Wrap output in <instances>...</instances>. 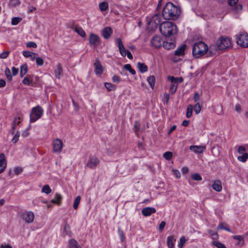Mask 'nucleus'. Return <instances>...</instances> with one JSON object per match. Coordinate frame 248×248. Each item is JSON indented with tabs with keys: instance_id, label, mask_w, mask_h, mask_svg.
<instances>
[{
	"instance_id": "nucleus-16",
	"label": "nucleus",
	"mask_w": 248,
	"mask_h": 248,
	"mask_svg": "<svg viewBox=\"0 0 248 248\" xmlns=\"http://www.w3.org/2000/svg\"><path fill=\"white\" fill-rule=\"evenodd\" d=\"M156 212V209L154 207H145L142 209L141 213L144 216L147 217L150 216L152 214Z\"/></svg>"
},
{
	"instance_id": "nucleus-35",
	"label": "nucleus",
	"mask_w": 248,
	"mask_h": 248,
	"mask_svg": "<svg viewBox=\"0 0 248 248\" xmlns=\"http://www.w3.org/2000/svg\"><path fill=\"white\" fill-rule=\"evenodd\" d=\"M51 191V189L48 185H45L42 189V192L45 193L46 194L50 193Z\"/></svg>"
},
{
	"instance_id": "nucleus-15",
	"label": "nucleus",
	"mask_w": 248,
	"mask_h": 248,
	"mask_svg": "<svg viewBox=\"0 0 248 248\" xmlns=\"http://www.w3.org/2000/svg\"><path fill=\"white\" fill-rule=\"evenodd\" d=\"M151 43L152 46L156 48L160 47L162 46V40L160 37L157 36L153 37Z\"/></svg>"
},
{
	"instance_id": "nucleus-64",
	"label": "nucleus",
	"mask_w": 248,
	"mask_h": 248,
	"mask_svg": "<svg viewBox=\"0 0 248 248\" xmlns=\"http://www.w3.org/2000/svg\"><path fill=\"white\" fill-rule=\"evenodd\" d=\"M37 54L35 53H34V52H32L31 54L30 55V56H29V57L30 58V59L31 60H34L36 59V56H37Z\"/></svg>"
},
{
	"instance_id": "nucleus-12",
	"label": "nucleus",
	"mask_w": 248,
	"mask_h": 248,
	"mask_svg": "<svg viewBox=\"0 0 248 248\" xmlns=\"http://www.w3.org/2000/svg\"><path fill=\"white\" fill-rule=\"evenodd\" d=\"M94 66L95 67L94 72L96 75H101L103 72V68L98 58L96 59L94 63Z\"/></svg>"
},
{
	"instance_id": "nucleus-50",
	"label": "nucleus",
	"mask_w": 248,
	"mask_h": 248,
	"mask_svg": "<svg viewBox=\"0 0 248 248\" xmlns=\"http://www.w3.org/2000/svg\"><path fill=\"white\" fill-rule=\"evenodd\" d=\"M191 178L192 179L196 181H201L202 179V177L197 173L193 174L191 175Z\"/></svg>"
},
{
	"instance_id": "nucleus-6",
	"label": "nucleus",
	"mask_w": 248,
	"mask_h": 248,
	"mask_svg": "<svg viewBox=\"0 0 248 248\" xmlns=\"http://www.w3.org/2000/svg\"><path fill=\"white\" fill-rule=\"evenodd\" d=\"M236 42L238 45L244 47H248V34L242 33L236 37Z\"/></svg>"
},
{
	"instance_id": "nucleus-26",
	"label": "nucleus",
	"mask_w": 248,
	"mask_h": 248,
	"mask_svg": "<svg viewBox=\"0 0 248 248\" xmlns=\"http://www.w3.org/2000/svg\"><path fill=\"white\" fill-rule=\"evenodd\" d=\"M69 247L70 248H81L78 242L74 239H72L69 240Z\"/></svg>"
},
{
	"instance_id": "nucleus-30",
	"label": "nucleus",
	"mask_w": 248,
	"mask_h": 248,
	"mask_svg": "<svg viewBox=\"0 0 248 248\" xmlns=\"http://www.w3.org/2000/svg\"><path fill=\"white\" fill-rule=\"evenodd\" d=\"M28 71V66L26 64H23L20 66V75L23 77Z\"/></svg>"
},
{
	"instance_id": "nucleus-43",
	"label": "nucleus",
	"mask_w": 248,
	"mask_h": 248,
	"mask_svg": "<svg viewBox=\"0 0 248 248\" xmlns=\"http://www.w3.org/2000/svg\"><path fill=\"white\" fill-rule=\"evenodd\" d=\"M212 244L217 248H226L223 244L218 241H213Z\"/></svg>"
},
{
	"instance_id": "nucleus-25",
	"label": "nucleus",
	"mask_w": 248,
	"mask_h": 248,
	"mask_svg": "<svg viewBox=\"0 0 248 248\" xmlns=\"http://www.w3.org/2000/svg\"><path fill=\"white\" fill-rule=\"evenodd\" d=\"M62 199V196L58 193H56L55 195L54 199H52L51 201V202L59 205H60V204L61 203Z\"/></svg>"
},
{
	"instance_id": "nucleus-4",
	"label": "nucleus",
	"mask_w": 248,
	"mask_h": 248,
	"mask_svg": "<svg viewBox=\"0 0 248 248\" xmlns=\"http://www.w3.org/2000/svg\"><path fill=\"white\" fill-rule=\"evenodd\" d=\"M159 30L162 34L169 37L177 32V27L170 21H165L160 24Z\"/></svg>"
},
{
	"instance_id": "nucleus-60",
	"label": "nucleus",
	"mask_w": 248,
	"mask_h": 248,
	"mask_svg": "<svg viewBox=\"0 0 248 248\" xmlns=\"http://www.w3.org/2000/svg\"><path fill=\"white\" fill-rule=\"evenodd\" d=\"M22 170H23L22 168L18 167H16L14 169V172L16 175L19 174L20 173H21L22 171Z\"/></svg>"
},
{
	"instance_id": "nucleus-28",
	"label": "nucleus",
	"mask_w": 248,
	"mask_h": 248,
	"mask_svg": "<svg viewBox=\"0 0 248 248\" xmlns=\"http://www.w3.org/2000/svg\"><path fill=\"white\" fill-rule=\"evenodd\" d=\"M168 79L170 82H175L178 84V83H181L183 81V78L182 77L179 78H175L174 77H168Z\"/></svg>"
},
{
	"instance_id": "nucleus-14",
	"label": "nucleus",
	"mask_w": 248,
	"mask_h": 248,
	"mask_svg": "<svg viewBox=\"0 0 248 248\" xmlns=\"http://www.w3.org/2000/svg\"><path fill=\"white\" fill-rule=\"evenodd\" d=\"M175 46V43L174 39H167L163 42V47L167 49L173 48Z\"/></svg>"
},
{
	"instance_id": "nucleus-24",
	"label": "nucleus",
	"mask_w": 248,
	"mask_h": 248,
	"mask_svg": "<svg viewBox=\"0 0 248 248\" xmlns=\"http://www.w3.org/2000/svg\"><path fill=\"white\" fill-rule=\"evenodd\" d=\"M176 241L175 236L171 235L169 236L167 238V245L169 248H173L174 247V243Z\"/></svg>"
},
{
	"instance_id": "nucleus-53",
	"label": "nucleus",
	"mask_w": 248,
	"mask_h": 248,
	"mask_svg": "<svg viewBox=\"0 0 248 248\" xmlns=\"http://www.w3.org/2000/svg\"><path fill=\"white\" fill-rule=\"evenodd\" d=\"M26 46L28 47H33V48L37 47V45L34 42H28L26 44Z\"/></svg>"
},
{
	"instance_id": "nucleus-33",
	"label": "nucleus",
	"mask_w": 248,
	"mask_h": 248,
	"mask_svg": "<svg viewBox=\"0 0 248 248\" xmlns=\"http://www.w3.org/2000/svg\"><path fill=\"white\" fill-rule=\"evenodd\" d=\"M124 68L129 71V72L133 75H135L136 74V71H135L134 69H133L132 67H131V66L130 64H126L124 65Z\"/></svg>"
},
{
	"instance_id": "nucleus-48",
	"label": "nucleus",
	"mask_w": 248,
	"mask_h": 248,
	"mask_svg": "<svg viewBox=\"0 0 248 248\" xmlns=\"http://www.w3.org/2000/svg\"><path fill=\"white\" fill-rule=\"evenodd\" d=\"M172 156V153L171 152H166L163 154V157L168 160H170Z\"/></svg>"
},
{
	"instance_id": "nucleus-55",
	"label": "nucleus",
	"mask_w": 248,
	"mask_h": 248,
	"mask_svg": "<svg viewBox=\"0 0 248 248\" xmlns=\"http://www.w3.org/2000/svg\"><path fill=\"white\" fill-rule=\"evenodd\" d=\"M208 233L212 236L213 239H216L217 237V232L213 231L212 230H209L208 231Z\"/></svg>"
},
{
	"instance_id": "nucleus-29",
	"label": "nucleus",
	"mask_w": 248,
	"mask_h": 248,
	"mask_svg": "<svg viewBox=\"0 0 248 248\" xmlns=\"http://www.w3.org/2000/svg\"><path fill=\"white\" fill-rule=\"evenodd\" d=\"M217 229H222L226 230L229 232H231V230L229 229L228 224L225 222H221L219 224L217 227Z\"/></svg>"
},
{
	"instance_id": "nucleus-17",
	"label": "nucleus",
	"mask_w": 248,
	"mask_h": 248,
	"mask_svg": "<svg viewBox=\"0 0 248 248\" xmlns=\"http://www.w3.org/2000/svg\"><path fill=\"white\" fill-rule=\"evenodd\" d=\"M6 167V162L4 154H0V173H2Z\"/></svg>"
},
{
	"instance_id": "nucleus-34",
	"label": "nucleus",
	"mask_w": 248,
	"mask_h": 248,
	"mask_svg": "<svg viewBox=\"0 0 248 248\" xmlns=\"http://www.w3.org/2000/svg\"><path fill=\"white\" fill-rule=\"evenodd\" d=\"M242 155L238 156L237 157V159L242 162H245L248 159V154L246 153L244 154H242Z\"/></svg>"
},
{
	"instance_id": "nucleus-5",
	"label": "nucleus",
	"mask_w": 248,
	"mask_h": 248,
	"mask_svg": "<svg viewBox=\"0 0 248 248\" xmlns=\"http://www.w3.org/2000/svg\"><path fill=\"white\" fill-rule=\"evenodd\" d=\"M43 113V110L40 106L33 108L30 115V122L33 123L37 121L42 116Z\"/></svg>"
},
{
	"instance_id": "nucleus-40",
	"label": "nucleus",
	"mask_w": 248,
	"mask_h": 248,
	"mask_svg": "<svg viewBox=\"0 0 248 248\" xmlns=\"http://www.w3.org/2000/svg\"><path fill=\"white\" fill-rule=\"evenodd\" d=\"M20 4V0H10L9 5L12 7H16Z\"/></svg>"
},
{
	"instance_id": "nucleus-44",
	"label": "nucleus",
	"mask_w": 248,
	"mask_h": 248,
	"mask_svg": "<svg viewBox=\"0 0 248 248\" xmlns=\"http://www.w3.org/2000/svg\"><path fill=\"white\" fill-rule=\"evenodd\" d=\"M20 117H16L12 124V128L13 129H15L16 125L20 124Z\"/></svg>"
},
{
	"instance_id": "nucleus-37",
	"label": "nucleus",
	"mask_w": 248,
	"mask_h": 248,
	"mask_svg": "<svg viewBox=\"0 0 248 248\" xmlns=\"http://www.w3.org/2000/svg\"><path fill=\"white\" fill-rule=\"evenodd\" d=\"M105 86L109 91H114L116 88L115 85L108 82H106Z\"/></svg>"
},
{
	"instance_id": "nucleus-19",
	"label": "nucleus",
	"mask_w": 248,
	"mask_h": 248,
	"mask_svg": "<svg viewBox=\"0 0 248 248\" xmlns=\"http://www.w3.org/2000/svg\"><path fill=\"white\" fill-rule=\"evenodd\" d=\"M112 33V30L110 27H106L102 31V35L106 39H108Z\"/></svg>"
},
{
	"instance_id": "nucleus-62",
	"label": "nucleus",
	"mask_w": 248,
	"mask_h": 248,
	"mask_svg": "<svg viewBox=\"0 0 248 248\" xmlns=\"http://www.w3.org/2000/svg\"><path fill=\"white\" fill-rule=\"evenodd\" d=\"M12 74L13 76H16L18 72V68H16L15 67H13L12 68Z\"/></svg>"
},
{
	"instance_id": "nucleus-61",
	"label": "nucleus",
	"mask_w": 248,
	"mask_h": 248,
	"mask_svg": "<svg viewBox=\"0 0 248 248\" xmlns=\"http://www.w3.org/2000/svg\"><path fill=\"white\" fill-rule=\"evenodd\" d=\"M173 174L177 177L180 178L181 176L180 172L177 170H172Z\"/></svg>"
},
{
	"instance_id": "nucleus-31",
	"label": "nucleus",
	"mask_w": 248,
	"mask_h": 248,
	"mask_svg": "<svg viewBox=\"0 0 248 248\" xmlns=\"http://www.w3.org/2000/svg\"><path fill=\"white\" fill-rule=\"evenodd\" d=\"M155 77L154 76H150L147 78V80L150 85L151 87L153 89L155 86Z\"/></svg>"
},
{
	"instance_id": "nucleus-7",
	"label": "nucleus",
	"mask_w": 248,
	"mask_h": 248,
	"mask_svg": "<svg viewBox=\"0 0 248 248\" xmlns=\"http://www.w3.org/2000/svg\"><path fill=\"white\" fill-rule=\"evenodd\" d=\"M99 164V160L94 156H90L86 164V167L90 169H94Z\"/></svg>"
},
{
	"instance_id": "nucleus-2",
	"label": "nucleus",
	"mask_w": 248,
	"mask_h": 248,
	"mask_svg": "<svg viewBox=\"0 0 248 248\" xmlns=\"http://www.w3.org/2000/svg\"><path fill=\"white\" fill-rule=\"evenodd\" d=\"M232 41L228 37H220L217 42V45H211L209 46V52L210 55H214L216 54L217 49L224 50L232 46Z\"/></svg>"
},
{
	"instance_id": "nucleus-8",
	"label": "nucleus",
	"mask_w": 248,
	"mask_h": 248,
	"mask_svg": "<svg viewBox=\"0 0 248 248\" xmlns=\"http://www.w3.org/2000/svg\"><path fill=\"white\" fill-rule=\"evenodd\" d=\"M238 0H228L229 5L232 7V10L235 13H238L242 9V5L238 4Z\"/></svg>"
},
{
	"instance_id": "nucleus-56",
	"label": "nucleus",
	"mask_w": 248,
	"mask_h": 248,
	"mask_svg": "<svg viewBox=\"0 0 248 248\" xmlns=\"http://www.w3.org/2000/svg\"><path fill=\"white\" fill-rule=\"evenodd\" d=\"M200 98L201 95L198 93H195L194 95V100L196 103L199 102L200 100Z\"/></svg>"
},
{
	"instance_id": "nucleus-3",
	"label": "nucleus",
	"mask_w": 248,
	"mask_h": 248,
	"mask_svg": "<svg viewBox=\"0 0 248 248\" xmlns=\"http://www.w3.org/2000/svg\"><path fill=\"white\" fill-rule=\"evenodd\" d=\"M209 47L203 42H199L194 44L192 48V54L194 57L197 58L204 55L206 53H208L209 56Z\"/></svg>"
},
{
	"instance_id": "nucleus-59",
	"label": "nucleus",
	"mask_w": 248,
	"mask_h": 248,
	"mask_svg": "<svg viewBox=\"0 0 248 248\" xmlns=\"http://www.w3.org/2000/svg\"><path fill=\"white\" fill-rule=\"evenodd\" d=\"M9 54V51H5V52L2 53L0 55V58H1V59H5V58H6L8 56Z\"/></svg>"
},
{
	"instance_id": "nucleus-1",
	"label": "nucleus",
	"mask_w": 248,
	"mask_h": 248,
	"mask_svg": "<svg viewBox=\"0 0 248 248\" xmlns=\"http://www.w3.org/2000/svg\"><path fill=\"white\" fill-rule=\"evenodd\" d=\"M180 9L170 2H168L163 8L162 16L166 19H176L180 14Z\"/></svg>"
},
{
	"instance_id": "nucleus-49",
	"label": "nucleus",
	"mask_w": 248,
	"mask_h": 248,
	"mask_svg": "<svg viewBox=\"0 0 248 248\" xmlns=\"http://www.w3.org/2000/svg\"><path fill=\"white\" fill-rule=\"evenodd\" d=\"M64 232L68 236H70L72 234V232L70 231V226L68 225H65L64 228Z\"/></svg>"
},
{
	"instance_id": "nucleus-54",
	"label": "nucleus",
	"mask_w": 248,
	"mask_h": 248,
	"mask_svg": "<svg viewBox=\"0 0 248 248\" xmlns=\"http://www.w3.org/2000/svg\"><path fill=\"white\" fill-rule=\"evenodd\" d=\"M19 135H20L19 132H17L12 139V141L14 143H16L18 140Z\"/></svg>"
},
{
	"instance_id": "nucleus-20",
	"label": "nucleus",
	"mask_w": 248,
	"mask_h": 248,
	"mask_svg": "<svg viewBox=\"0 0 248 248\" xmlns=\"http://www.w3.org/2000/svg\"><path fill=\"white\" fill-rule=\"evenodd\" d=\"M186 47V45L185 44L183 45L180 47H178L175 51V55L176 56H183L185 55V51Z\"/></svg>"
},
{
	"instance_id": "nucleus-32",
	"label": "nucleus",
	"mask_w": 248,
	"mask_h": 248,
	"mask_svg": "<svg viewBox=\"0 0 248 248\" xmlns=\"http://www.w3.org/2000/svg\"><path fill=\"white\" fill-rule=\"evenodd\" d=\"M99 9L101 11H105L108 9V4L107 2H102L99 4Z\"/></svg>"
},
{
	"instance_id": "nucleus-42",
	"label": "nucleus",
	"mask_w": 248,
	"mask_h": 248,
	"mask_svg": "<svg viewBox=\"0 0 248 248\" xmlns=\"http://www.w3.org/2000/svg\"><path fill=\"white\" fill-rule=\"evenodd\" d=\"M5 74L9 81H11L12 80V76L11 75V72L9 68H6L5 69Z\"/></svg>"
},
{
	"instance_id": "nucleus-13",
	"label": "nucleus",
	"mask_w": 248,
	"mask_h": 248,
	"mask_svg": "<svg viewBox=\"0 0 248 248\" xmlns=\"http://www.w3.org/2000/svg\"><path fill=\"white\" fill-rule=\"evenodd\" d=\"M89 43L90 45L93 46H96L100 43L99 37L94 33H90L89 36Z\"/></svg>"
},
{
	"instance_id": "nucleus-23",
	"label": "nucleus",
	"mask_w": 248,
	"mask_h": 248,
	"mask_svg": "<svg viewBox=\"0 0 248 248\" xmlns=\"http://www.w3.org/2000/svg\"><path fill=\"white\" fill-rule=\"evenodd\" d=\"M161 22V16L158 15H155L152 18L150 23L153 25L155 24V27L159 25Z\"/></svg>"
},
{
	"instance_id": "nucleus-58",
	"label": "nucleus",
	"mask_w": 248,
	"mask_h": 248,
	"mask_svg": "<svg viewBox=\"0 0 248 248\" xmlns=\"http://www.w3.org/2000/svg\"><path fill=\"white\" fill-rule=\"evenodd\" d=\"M140 123L138 121H135V125H134V130L135 132H137L140 127Z\"/></svg>"
},
{
	"instance_id": "nucleus-18",
	"label": "nucleus",
	"mask_w": 248,
	"mask_h": 248,
	"mask_svg": "<svg viewBox=\"0 0 248 248\" xmlns=\"http://www.w3.org/2000/svg\"><path fill=\"white\" fill-rule=\"evenodd\" d=\"M189 149L195 153H202L205 149V147L203 146L191 145Z\"/></svg>"
},
{
	"instance_id": "nucleus-52",
	"label": "nucleus",
	"mask_w": 248,
	"mask_h": 248,
	"mask_svg": "<svg viewBox=\"0 0 248 248\" xmlns=\"http://www.w3.org/2000/svg\"><path fill=\"white\" fill-rule=\"evenodd\" d=\"M246 151V149L245 147L243 146H240L238 147V152L240 154L242 155V154H246V153H245Z\"/></svg>"
},
{
	"instance_id": "nucleus-27",
	"label": "nucleus",
	"mask_w": 248,
	"mask_h": 248,
	"mask_svg": "<svg viewBox=\"0 0 248 248\" xmlns=\"http://www.w3.org/2000/svg\"><path fill=\"white\" fill-rule=\"evenodd\" d=\"M138 67L141 73H144L147 71L148 67L147 66L143 63H141L140 62H139L137 63Z\"/></svg>"
},
{
	"instance_id": "nucleus-36",
	"label": "nucleus",
	"mask_w": 248,
	"mask_h": 248,
	"mask_svg": "<svg viewBox=\"0 0 248 248\" xmlns=\"http://www.w3.org/2000/svg\"><path fill=\"white\" fill-rule=\"evenodd\" d=\"M177 84L175 82H171L170 85V91L171 94H174L177 89Z\"/></svg>"
},
{
	"instance_id": "nucleus-57",
	"label": "nucleus",
	"mask_w": 248,
	"mask_h": 248,
	"mask_svg": "<svg viewBox=\"0 0 248 248\" xmlns=\"http://www.w3.org/2000/svg\"><path fill=\"white\" fill-rule=\"evenodd\" d=\"M112 79L114 82L117 83H119L121 81V78L117 75H114L112 77Z\"/></svg>"
},
{
	"instance_id": "nucleus-41",
	"label": "nucleus",
	"mask_w": 248,
	"mask_h": 248,
	"mask_svg": "<svg viewBox=\"0 0 248 248\" xmlns=\"http://www.w3.org/2000/svg\"><path fill=\"white\" fill-rule=\"evenodd\" d=\"M81 198L79 196H77L74 201L73 204V208L75 209H77L78 208V205L80 203Z\"/></svg>"
},
{
	"instance_id": "nucleus-45",
	"label": "nucleus",
	"mask_w": 248,
	"mask_h": 248,
	"mask_svg": "<svg viewBox=\"0 0 248 248\" xmlns=\"http://www.w3.org/2000/svg\"><path fill=\"white\" fill-rule=\"evenodd\" d=\"M21 20V18L18 17H15L12 19L11 23L13 25H16L18 24Z\"/></svg>"
},
{
	"instance_id": "nucleus-21",
	"label": "nucleus",
	"mask_w": 248,
	"mask_h": 248,
	"mask_svg": "<svg viewBox=\"0 0 248 248\" xmlns=\"http://www.w3.org/2000/svg\"><path fill=\"white\" fill-rule=\"evenodd\" d=\"M54 72L56 78L60 79L63 72L62 65L61 64L59 63L57 65V68L54 70Z\"/></svg>"
},
{
	"instance_id": "nucleus-9",
	"label": "nucleus",
	"mask_w": 248,
	"mask_h": 248,
	"mask_svg": "<svg viewBox=\"0 0 248 248\" xmlns=\"http://www.w3.org/2000/svg\"><path fill=\"white\" fill-rule=\"evenodd\" d=\"M22 219L27 223H32L34 218V215L32 212L26 211L23 213Z\"/></svg>"
},
{
	"instance_id": "nucleus-46",
	"label": "nucleus",
	"mask_w": 248,
	"mask_h": 248,
	"mask_svg": "<svg viewBox=\"0 0 248 248\" xmlns=\"http://www.w3.org/2000/svg\"><path fill=\"white\" fill-rule=\"evenodd\" d=\"M186 238L184 236L181 237L180 239V242L178 244V247L179 248H183V247L184 244H185V243L186 242Z\"/></svg>"
},
{
	"instance_id": "nucleus-47",
	"label": "nucleus",
	"mask_w": 248,
	"mask_h": 248,
	"mask_svg": "<svg viewBox=\"0 0 248 248\" xmlns=\"http://www.w3.org/2000/svg\"><path fill=\"white\" fill-rule=\"evenodd\" d=\"M194 109L196 114H199L201 110V106L199 102H197L194 107Z\"/></svg>"
},
{
	"instance_id": "nucleus-38",
	"label": "nucleus",
	"mask_w": 248,
	"mask_h": 248,
	"mask_svg": "<svg viewBox=\"0 0 248 248\" xmlns=\"http://www.w3.org/2000/svg\"><path fill=\"white\" fill-rule=\"evenodd\" d=\"M75 31L77 32L79 35H80L81 37H85L86 36V33L80 27H76L75 28Z\"/></svg>"
},
{
	"instance_id": "nucleus-22",
	"label": "nucleus",
	"mask_w": 248,
	"mask_h": 248,
	"mask_svg": "<svg viewBox=\"0 0 248 248\" xmlns=\"http://www.w3.org/2000/svg\"><path fill=\"white\" fill-rule=\"evenodd\" d=\"M212 188L214 190L220 192L222 190V184L220 181L216 180L212 185Z\"/></svg>"
},
{
	"instance_id": "nucleus-39",
	"label": "nucleus",
	"mask_w": 248,
	"mask_h": 248,
	"mask_svg": "<svg viewBox=\"0 0 248 248\" xmlns=\"http://www.w3.org/2000/svg\"><path fill=\"white\" fill-rule=\"evenodd\" d=\"M193 106L189 105L186 109V116L187 118H190L192 115Z\"/></svg>"
},
{
	"instance_id": "nucleus-51",
	"label": "nucleus",
	"mask_w": 248,
	"mask_h": 248,
	"mask_svg": "<svg viewBox=\"0 0 248 248\" xmlns=\"http://www.w3.org/2000/svg\"><path fill=\"white\" fill-rule=\"evenodd\" d=\"M36 63L38 66H41L44 63V60L41 57H36Z\"/></svg>"
},
{
	"instance_id": "nucleus-63",
	"label": "nucleus",
	"mask_w": 248,
	"mask_h": 248,
	"mask_svg": "<svg viewBox=\"0 0 248 248\" xmlns=\"http://www.w3.org/2000/svg\"><path fill=\"white\" fill-rule=\"evenodd\" d=\"M31 52L28 51H24L23 52V56L26 58H28L30 56V55L31 54Z\"/></svg>"
},
{
	"instance_id": "nucleus-11",
	"label": "nucleus",
	"mask_w": 248,
	"mask_h": 248,
	"mask_svg": "<svg viewBox=\"0 0 248 248\" xmlns=\"http://www.w3.org/2000/svg\"><path fill=\"white\" fill-rule=\"evenodd\" d=\"M115 42L117 44L121 55L123 57H125L126 55V53L128 51H126L124 47L121 39L118 38L116 39Z\"/></svg>"
},
{
	"instance_id": "nucleus-10",
	"label": "nucleus",
	"mask_w": 248,
	"mask_h": 248,
	"mask_svg": "<svg viewBox=\"0 0 248 248\" xmlns=\"http://www.w3.org/2000/svg\"><path fill=\"white\" fill-rule=\"evenodd\" d=\"M53 151L55 153H60L61 152L63 146L62 141L59 139H56L53 142Z\"/></svg>"
}]
</instances>
